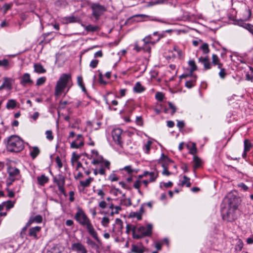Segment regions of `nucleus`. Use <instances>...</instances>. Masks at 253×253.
<instances>
[{
    "mask_svg": "<svg viewBox=\"0 0 253 253\" xmlns=\"http://www.w3.org/2000/svg\"><path fill=\"white\" fill-rule=\"evenodd\" d=\"M76 221L82 226L85 227L88 234L97 242H99L100 240L98 234L95 230L90 220L88 217L83 210L79 209L75 215Z\"/></svg>",
    "mask_w": 253,
    "mask_h": 253,
    "instance_id": "nucleus-1",
    "label": "nucleus"
},
{
    "mask_svg": "<svg viewBox=\"0 0 253 253\" xmlns=\"http://www.w3.org/2000/svg\"><path fill=\"white\" fill-rule=\"evenodd\" d=\"M237 200L236 197L231 194H228L225 198V200L228 202V206L227 210L222 209L221 211L224 220L232 221L235 219V212L238 207L236 202Z\"/></svg>",
    "mask_w": 253,
    "mask_h": 253,
    "instance_id": "nucleus-2",
    "label": "nucleus"
},
{
    "mask_svg": "<svg viewBox=\"0 0 253 253\" xmlns=\"http://www.w3.org/2000/svg\"><path fill=\"white\" fill-rule=\"evenodd\" d=\"M3 142L7 151L19 153L24 148V142L22 138L17 135H12L5 138Z\"/></svg>",
    "mask_w": 253,
    "mask_h": 253,
    "instance_id": "nucleus-3",
    "label": "nucleus"
},
{
    "mask_svg": "<svg viewBox=\"0 0 253 253\" xmlns=\"http://www.w3.org/2000/svg\"><path fill=\"white\" fill-rule=\"evenodd\" d=\"M71 81L72 79L70 74H62L57 81L55 86L54 95L56 96H60L63 93L65 88L70 84Z\"/></svg>",
    "mask_w": 253,
    "mask_h": 253,
    "instance_id": "nucleus-4",
    "label": "nucleus"
},
{
    "mask_svg": "<svg viewBox=\"0 0 253 253\" xmlns=\"http://www.w3.org/2000/svg\"><path fill=\"white\" fill-rule=\"evenodd\" d=\"M133 232V238L139 239L143 237L150 236L152 233V225L148 224L147 226H141L138 227L134 226L132 229Z\"/></svg>",
    "mask_w": 253,
    "mask_h": 253,
    "instance_id": "nucleus-5",
    "label": "nucleus"
},
{
    "mask_svg": "<svg viewBox=\"0 0 253 253\" xmlns=\"http://www.w3.org/2000/svg\"><path fill=\"white\" fill-rule=\"evenodd\" d=\"M92 159L91 164L93 165L98 164H103L104 167L108 169H110V163L109 161L104 160L103 157L99 155L98 151L96 150L91 151V154L89 158Z\"/></svg>",
    "mask_w": 253,
    "mask_h": 253,
    "instance_id": "nucleus-6",
    "label": "nucleus"
},
{
    "mask_svg": "<svg viewBox=\"0 0 253 253\" xmlns=\"http://www.w3.org/2000/svg\"><path fill=\"white\" fill-rule=\"evenodd\" d=\"M91 8L92 10V15L96 19L103 14L106 11V8L98 3H93L91 5Z\"/></svg>",
    "mask_w": 253,
    "mask_h": 253,
    "instance_id": "nucleus-7",
    "label": "nucleus"
},
{
    "mask_svg": "<svg viewBox=\"0 0 253 253\" xmlns=\"http://www.w3.org/2000/svg\"><path fill=\"white\" fill-rule=\"evenodd\" d=\"M53 182L56 184L58 186V190L60 192L66 196L64 185L65 183V178L62 174H59L57 176H55L53 178Z\"/></svg>",
    "mask_w": 253,
    "mask_h": 253,
    "instance_id": "nucleus-8",
    "label": "nucleus"
},
{
    "mask_svg": "<svg viewBox=\"0 0 253 253\" xmlns=\"http://www.w3.org/2000/svg\"><path fill=\"white\" fill-rule=\"evenodd\" d=\"M122 132L123 131L121 128H118L114 129L112 132V136L114 141L121 147H122L123 144L121 137Z\"/></svg>",
    "mask_w": 253,
    "mask_h": 253,
    "instance_id": "nucleus-9",
    "label": "nucleus"
},
{
    "mask_svg": "<svg viewBox=\"0 0 253 253\" xmlns=\"http://www.w3.org/2000/svg\"><path fill=\"white\" fill-rule=\"evenodd\" d=\"M71 249L76 253H87L86 249L81 242L72 244Z\"/></svg>",
    "mask_w": 253,
    "mask_h": 253,
    "instance_id": "nucleus-10",
    "label": "nucleus"
},
{
    "mask_svg": "<svg viewBox=\"0 0 253 253\" xmlns=\"http://www.w3.org/2000/svg\"><path fill=\"white\" fill-rule=\"evenodd\" d=\"M84 145V138L82 134H80L77 136L76 139L71 143L72 148L78 149Z\"/></svg>",
    "mask_w": 253,
    "mask_h": 253,
    "instance_id": "nucleus-11",
    "label": "nucleus"
},
{
    "mask_svg": "<svg viewBox=\"0 0 253 253\" xmlns=\"http://www.w3.org/2000/svg\"><path fill=\"white\" fill-rule=\"evenodd\" d=\"M20 84L22 86L30 85L33 84V80L31 79V76L29 73H25L21 78Z\"/></svg>",
    "mask_w": 253,
    "mask_h": 253,
    "instance_id": "nucleus-12",
    "label": "nucleus"
},
{
    "mask_svg": "<svg viewBox=\"0 0 253 253\" xmlns=\"http://www.w3.org/2000/svg\"><path fill=\"white\" fill-rule=\"evenodd\" d=\"M162 158H163V160L165 161V163H173V162L167 156H165L164 154H162L161 159ZM162 166L164 168L162 171V174L163 175H165L167 176H169V175H170L171 173L168 170L169 168L167 166H166L165 164H163Z\"/></svg>",
    "mask_w": 253,
    "mask_h": 253,
    "instance_id": "nucleus-13",
    "label": "nucleus"
},
{
    "mask_svg": "<svg viewBox=\"0 0 253 253\" xmlns=\"http://www.w3.org/2000/svg\"><path fill=\"white\" fill-rule=\"evenodd\" d=\"M198 61L203 64L205 70H209L211 68V64L208 56L205 57H200L199 58Z\"/></svg>",
    "mask_w": 253,
    "mask_h": 253,
    "instance_id": "nucleus-14",
    "label": "nucleus"
},
{
    "mask_svg": "<svg viewBox=\"0 0 253 253\" xmlns=\"http://www.w3.org/2000/svg\"><path fill=\"white\" fill-rule=\"evenodd\" d=\"M41 230V227L40 226H35L34 227L30 228L29 230V236L30 237H33L35 239H38V233L40 232Z\"/></svg>",
    "mask_w": 253,
    "mask_h": 253,
    "instance_id": "nucleus-15",
    "label": "nucleus"
},
{
    "mask_svg": "<svg viewBox=\"0 0 253 253\" xmlns=\"http://www.w3.org/2000/svg\"><path fill=\"white\" fill-rule=\"evenodd\" d=\"M42 221V217L41 215H37L36 216H31L27 222V226H30L34 223H40Z\"/></svg>",
    "mask_w": 253,
    "mask_h": 253,
    "instance_id": "nucleus-16",
    "label": "nucleus"
},
{
    "mask_svg": "<svg viewBox=\"0 0 253 253\" xmlns=\"http://www.w3.org/2000/svg\"><path fill=\"white\" fill-rule=\"evenodd\" d=\"M162 36L161 35H159L158 37L156 40H153L152 36L151 35H148L145 37L143 39V42L145 43H151L152 44H154L157 42H159L160 40L162 38Z\"/></svg>",
    "mask_w": 253,
    "mask_h": 253,
    "instance_id": "nucleus-17",
    "label": "nucleus"
},
{
    "mask_svg": "<svg viewBox=\"0 0 253 253\" xmlns=\"http://www.w3.org/2000/svg\"><path fill=\"white\" fill-rule=\"evenodd\" d=\"M189 65L190 66V74H183L180 76V78H185L189 76H191L192 75L193 72L196 71L197 69V67L195 64V62L194 60H190L188 62Z\"/></svg>",
    "mask_w": 253,
    "mask_h": 253,
    "instance_id": "nucleus-18",
    "label": "nucleus"
},
{
    "mask_svg": "<svg viewBox=\"0 0 253 253\" xmlns=\"http://www.w3.org/2000/svg\"><path fill=\"white\" fill-rule=\"evenodd\" d=\"M145 251V248L142 245H132L131 252L134 253H143Z\"/></svg>",
    "mask_w": 253,
    "mask_h": 253,
    "instance_id": "nucleus-19",
    "label": "nucleus"
},
{
    "mask_svg": "<svg viewBox=\"0 0 253 253\" xmlns=\"http://www.w3.org/2000/svg\"><path fill=\"white\" fill-rule=\"evenodd\" d=\"M40 150L38 147L34 146L30 148V155L33 159H35L40 154Z\"/></svg>",
    "mask_w": 253,
    "mask_h": 253,
    "instance_id": "nucleus-20",
    "label": "nucleus"
},
{
    "mask_svg": "<svg viewBox=\"0 0 253 253\" xmlns=\"http://www.w3.org/2000/svg\"><path fill=\"white\" fill-rule=\"evenodd\" d=\"M34 71L38 74H43L46 72V70L40 63H36L34 65Z\"/></svg>",
    "mask_w": 253,
    "mask_h": 253,
    "instance_id": "nucleus-21",
    "label": "nucleus"
},
{
    "mask_svg": "<svg viewBox=\"0 0 253 253\" xmlns=\"http://www.w3.org/2000/svg\"><path fill=\"white\" fill-rule=\"evenodd\" d=\"M145 89V88L142 86L141 84L139 82L135 83L133 88L134 92L136 93H141L144 91Z\"/></svg>",
    "mask_w": 253,
    "mask_h": 253,
    "instance_id": "nucleus-22",
    "label": "nucleus"
},
{
    "mask_svg": "<svg viewBox=\"0 0 253 253\" xmlns=\"http://www.w3.org/2000/svg\"><path fill=\"white\" fill-rule=\"evenodd\" d=\"M212 63L214 65H217L218 68H221L223 66V64L220 62L219 58L216 54L212 55Z\"/></svg>",
    "mask_w": 253,
    "mask_h": 253,
    "instance_id": "nucleus-23",
    "label": "nucleus"
},
{
    "mask_svg": "<svg viewBox=\"0 0 253 253\" xmlns=\"http://www.w3.org/2000/svg\"><path fill=\"white\" fill-rule=\"evenodd\" d=\"M9 175L12 176H18L20 173L19 169L14 167H10L8 169Z\"/></svg>",
    "mask_w": 253,
    "mask_h": 253,
    "instance_id": "nucleus-24",
    "label": "nucleus"
},
{
    "mask_svg": "<svg viewBox=\"0 0 253 253\" xmlns=\"http://www.w3.org/2000/svg\"><path fill=\"white\" fill-rule=\"evenodd\" d=\"M37 180L38 184L42 186L48 182V177L45 176V175L42 174L41 176H38L37 177Z\"/></svg>",
    "mask_w": 253,
    "mask_h": 253,
    "instance_id": "nucleus-25",
    "label": "nucleus"
},
{
    "mask_svg": "<svg viewBox=\"0 0 253 253\" xmlns=\"http://www.w3.org/2000/svg\"><path fill=\"white\" fill-rule=\"evenodd\" d=\"M3 84L4 86L8 89H11L12 88V80L11 78H9L7 77L3 78Z\"/></svg>",
    "mask_w": 253,
    "mask_h": 253,
    "instance_id": "nucleus-26",
    "label": "nucleus"
},
{
    "mask_svg": "<svg viewBox=\"0 0 253 253\" xmlns=\"http://www.w3.org/2000/svg\"><path fill=\"white\" fill-rule=\"evenodd\" d=\"M94 180V178L89 177L87 179L84 181H80V185L84 188L88 187L90 183Z\"/></svg>",
    "mask_w": 253,
    "mask_h": 253,
    "instance_id": "nucleus-27",
    "label": "nucleus"
},
{
    "mask_svg": "<svg viewBox=\"0 0 253 253\" xmlns=\"http://www.w3.org/2000/svg\"><path fill=\"white\" fill-rule=\"evenodd\" d=\"M193 162H194V169H197L199 168L202 165L201 160L197 156L194 155L193 156Z\"/></svg>",
    "mask_w": 253,
    "mask_h": 253,
    "instance_id": "nucleus-28",
    "label": "nucleus"
},
{
    "mask_svg": "<svg viewBox=\"0 0 253 253\" xmlns=\"http://www.w3.org/2000/svg\"><path fill=\"white\" fill-rule=\"evenodd\" d=\"M240 25L247 30L253 36V25L249 23H242Z\"/></svg>",
    "mask_w": 253,
    "mask_h": 253,
    "instance_id": "nucleus-29",
    "label": "nucleus"
},
{
    "mask_svg": "<svg viewBox=\"0 0 253 253\" xmlns=\"http://www.w3.org/2000/svg\"><path fill=\"white\" fill-rule=\"evenodd\" d=\"M181 185L182 186L186 185L187 187H189L191 186L190 178L185 175L183 176V180L181 182Z\"/></svg>",
    "mask_w": 253,
    "mask_h": 253,
    "instance_id": "nucleus-30",
    "label": "nucleus"
},
{
    "mask_svg": "<svg viewBox=\"0 0 253 253\" xmlns=\"http://www.w3.org/2000/svg\"><path fill=\"white\" fill-rule=\"evenodd\" d=\"M16 106V101L14 99H10L8 101L6 104V108L8 109H14Z\"/></svg>",
    "mask_w": 253,
    "mask_h": 253,
    "instance_id": "nucleus-31",
    "label": "nucleus"
},
{
    "mask_svg": "<svg viewBox=\"0 0 253 253\" xmlns=\"http://www.w3.org/2000/svg\"><path fill=\"white\" fill-rule=\"evenodd\" d=\"M244 151L248 152L251 149L252 147V144L250 142V140L248 139H245L244 142Z\"/></svg>",
    "mask_w": 253,
    "mask_h": 253,
    "instance_id": "nucleus-32",
    "label": "nucleus"
},
{
    "mask_svg": "<svg viewBox=\"0 0 253 253\" xmlns=\"http://www.w3.org/2000/svg\"><path fill=\"white\" fill-rule=\"evenodd\" d=\"M85 29L88 32H95L99 30V27L97 26L88 25L85 27Z\"/></svg>",
    "mask_w": 253,
    "mask_h": 253,
    "instance_id": "nucleus-33",
    "label": "nucleus"
},
{
    "mask_svg": "<svg viewBox=\"0 0 253 253\" xmlns=\"http://www.w3.org/2000/svg\"><path fill=\"white\" fill-rule=\"evenodd\" d=\"M152 142L150 140L147 141L143 146V150L145 153L148 154L149 153L150 150V147L152 144Z\"/></svg>",
    "mask_w": 253,
    "mask_h": 253,
    "instance_id": "nucleus-34",
    "label": "nucleus"
},
{
    "mask_svg": "<svg viewBox=\"0 0 253 253\" xmlns=\"http://www.w3.org/2000/svg\"><path fill=\"white\" fill-rule=\"evenodd\" d=\"M77 18L74 16H70L64 18L66 23H74L77 22Z\"/></svg>",
    "mask_w": 253,
    "mask_h": 253,
    "instance_id": "nucleus-35",
    "label": "nucleus"
},
{
    "mask_svg": "<svg viewBox=\"0 0 253 253\" xmlns=\"http://www.w3.org/2000/svg\"><path fill=\"white\" fill-rule=\"evenodd\" d=\"M203 50L204 54H208L210 52L209 45L207 43H203L200 47Z\"/></svg>",
    "mask_w": 253,
    "mask_h": 253,
    "instance_id": "nucleus-36",
    "label": "nucleus"
},
{
    "mask_svg": "<svg viewBox=\"0 0 253 253\" xmlns=\"http://www.w3.org/2000/svg\"><path fill=\"white\" fill-rule=\"evenodd\" d=\"M46 78L45 77H42L37 79L36 82V85L40 86L46 82Z\"/></svg>",
    "mask_w": 253,
    "mask_h": 253,
    "instance_id": "nucleus-37",
    "label": "nucleus"
},
{
    "mask_svg": "<svg viewBox=\"0 0 253 253\" xmlns=\"http://www.w3.org/2000/svg\"><path fill=\"white\" fill-rule=\"evenodd\" d=\"M110 222V219L108 217L104 216L102 218V220L101 221V225L105 227H107L108 226L109 223Z\"/></svg>",
    "mask_w": 253,
    "mask_h": 253,
    "instance_id": "nucleus-38",
    "label": "nucleus"
},
{
    "mask_svg": "<svg viewBox=\"0 0 253 253\" xmlns=\"http://www.w3.org/2000/svg\"><path fill=\"white\" fill-rule=\"evenodd\" d=\"M196 77H195L194 80L188 81L185 83V86L187 88H191L195 85Z\"/></svg>",
    "mask_w": 253,
    "mask_h": 253,
    "instance_id": "nucleus-39",
    "label": "nucleus"
},
{
    "mask_svg": "<svg viewBox=\"0 0 253 253\" xmlns=\"http://www.w3.org/2000/svg\"><path fill=\"white\" fill-rule=\"evenodd\" d=\"M129 216L131 217H136L139 220L142 219V215H141V212H131L130 213Z\"/></svg>",
    "mask_w": 253,
    "mask_h": 253,
    "instance_id": "nucleus-40",
    "label": "nucleus"
},
{
    "mask_svg": "<svg viewBox=\"0 0 253 253\" xmlns=\"http://www.w3.org/2000/svg\"><path fill=\"white\" fill-rule=\"evenodd\" d=\"M61 250L58 246L53 247L48 253H61Z\"/></svg>",
    "mask_w": 253,
    "mask_h": 253,
    "instance_id": "nucleus-41",
    "label": "nucleus"
},
{
    "mask_svg": "<svg viewBox=\"0 0 253 253\" xmlns=\"http://www.w3.org/2000/svg\"><path fill=\"white\" fill-rule=\"evenodd\" d=\"M5 202V204H4V205L7 210H9L11 208H13L15 204V202H12L9 200Z\"/></svg>",
    "mask_w": 253,
    "mask_h": 253,
    "instance_id": "nucleus-42",
    "label": "nucleus"
},
{
    "mask_svg": "<svg viewBox=\"0 0 253 253\" xmlns=\"http://www.w3.org/2000/svg\"><path fill=\"white\" fill-rule=\"evenodd\" d=\"M115 224L118 226V228L120 230H122L123 228V223L122 220L120 218L115 219Z\"/></svg>",
    "mask_w": 253,
    "mask_h": 253,
    "instance_id": "nucleus-43",
    "label": "nucleus"
},
{
    "mask_svg": "<svg viewBox=\"0 0 253 253\" xmlns=\"http://www.w3.org/2000/svg\"><path fill=\"white\" fill-rule=\"evenodd\" d=\"M121 204L126 206H130L131 205V200L129 198L124 199L121 200Z\"/></svg>",
    "mask_w": 253,
    "mask_h": 253,
    "instance_id": "nucleus-44",
    "label": "nucleus"
},
{
    "mask_svg": "<svg viewBox=\"0 0 253 253\" xmlns=\"http://www.w3.org/2000/svg\"><path fill=\"white\" fill-rule=\"evenodd\" d=\"M9 66V61L7 59L0 60V66L7 68Z\"/></svg>",
    "mask_w": 253,
    "mask_h": 253,
    "instance_id": "nucleus-45",
    "label": "nucleus"
},
{
    "mask_svg": "<svg viewBox=\"0 0 253 253\" xmlns=\"http://www.w3.org/2000/svg\"><path fill=\"white\" fill-rule=\"evenodd\" d=\"M46 138L51 141L53 139V136L52 134V131L51 130H48L45 131Z\"/></svg>",
    "mask_w": 253,
    "mask_h": 253,
    "instance_id": "nucleus-46",
    "label": "nucleus"
},
{
    "mask_svg": "<svg viewBox=\"0 0 253 253\" xmlns=\"http://www.w3.org/2000/svg\"><path fill=\"white\" fill-rule=\"evenodd\" d=\"M141 185V181H140L139 180H137L135 181L134 184H133V187L135 189H138V193L140 194H141V191L139 189Z\"/></svg>",
    "mask_w": 253,
    "mask_h": 253,
    "instance_id": "nucleus-47",
    "label": "nucleus"
},
{
    "mask_svg": "<svg viewBox=\"0 0 253 253\" xmlns=\"http://www.w3.org/2000/svg\"><path fill=\"white\" fill-rule=\"evenodd\" d=\"M106 169H107L106 168ZM98 170V173L100 175H106V170L105 167H104L103 164H100V168H99Z\"/></svg>",
    "mask_w": 253,
    "mask_h": 253,
    "instance_id": "nucleus-48",
    "label": "nucleus"
},
{
    "mask_svg": "<svg viewBox=\"0 0 253 253\" xmlns=\"http://www.w3.org/2000/svg\"><path fill=\"white\" fill-rule=\"evenodd\" d=\"M155 97L156 99L158 100V101H162L164 98V95L162 92H157L156 93Z\"/></svg>",
    "mask_w": 253,
    "mask_h": 253,
    "instance_id": "nucleus-49",
    "label": "nucleus"
},
{
    "mask_svg": "<svg viewBox=\"0 0 253 253\" xmlns=\"http://www.w3.org/2000/svg\"><path fill=\"white\" fill-rule=\"evenodd\" d=\"M98 63L99 61L98 60L93 59L91 60V62H90L89 66L90 68L94 69L97 66Z\"/></svg>",
    "mask_w": 253,
    "mask_h": 253,
    "instance_id": "nucleus-50",
    "label": "nucleus"
},
{
    "mask_svg": "<svg viewBox=\"0 0 253 253\" xmlns=\"http://www.w3.org/2000/svg\"><path fill=\"white\" fill-rule=\"evenodd\" d=\"M15 180V176H10L9 175L8 177L6 180V185L7 186H9L12 184V182H14Z\"/></svg>",
    "mask_w": 253,
    "mask_h": 253,
    "instance_id": "nucleus-51",
    "label": "nucleus"
},
{
    "mask_svg": "<svg viewBox=\"0 0 253 253\" xmlns=\"http://www.w3.org/2000/svg\"><path fill=\"white\" fill-rule=\"evenodd\" d=\"M97 195L100 197L101 199H103L104 198V196L105 195V193L103 191V190L101 189H99L96 190V191Z\"/></svg>",
    "mask_w": 253,
    "mask_h": 253,
    "instance_id": "nucleus-52",
    "label": "nucleus"
},
{
    "mask_svg": "<svg viewBox=\"0 0 253 253\" xmlns=\"http://www.w3.org/2000/svg\"><path fill=\"white\" fill-rule=\"evenodd\" d=\"M220 69V72H219V76L221 79H224L226 75V71L224 68H223L222 67L221 68H219Z\"/></svg>",
    "mask_w": 253,
    "mask_h": 253,
    "instance_id": "nucleus-53",
    "label": "nucleus"
},
{
    "mask_svg": "<svg viewBox=\"0 0 253 253\" xmlns=\"http://www.w3.org/2000/svg\"><path fill=\"white\" fill-rule=\"evenodd\" d=\"M86 243L88 245H90L92 248H95L97 246V245L96 243L93 241L91 239H90L89 237H87L86 238Z\"/></svg>",
    "mask_w": 253,
    "mask_h": 253,
    "instance_id": "nucleus-54",
    "label": "nucleus"
},
{
    "mask_svg": "<svg viewBox=\"0 0 253 253\" xmlns=\"http://www.w3.org/2000/svg\"><path fill=\"white\" fill-rule=\"evenodd\" d=\"M149 175L150 176L149 181L150 182L155 181L157 177V174H155L154 172H150Z\"/></svg>",
    "mask_w": 253,
    "mask_h": 253,
    "instance_id": "nucleus-55",
    "label": "nucleus"
},
{
    "mask_svg": "<svg viewBox=\"0 0 253 253\" xmlns=\"http://www.w3.org/2000/svg\"><path fill=\"white\" fill-rule=\"evenodd\" d=\"M122 169L126 170L128 174H131L134 171V169H132L131 166H126Z\"/></svg>",
    "mask_w": 253,
    "mask_h": 253,
    "instance_id": "nucleus-56",
    "label": "nucleus"
},
{
    "mask_svg": "<svg viewBox=\"0 0 253 253\" xmlns=\"http://www.w3.org/2000/svg\"><path fill=\"white\" fill-rule=\"evenodd\" d=\"M168 104L169 108H170L172 110L171 114L173 115L176 111V107L172 104V103L170 102H169Z\"/></svg>",
    "mask_w": 253,
    "mask_h": 253,
    "instance_id": "nucleus-57",
    "label": "nucleus"
},
{
    "mask_svg": "<svg viewBox=\"0 0 253 253\" xmlns=\"http://www.w3.org/2000/svg\"><path fill=\"white\" fill-rule=\"evenodd\" d=\"M173 50L177 53L178 56L179 57H181L183 56V53L182 50L180 49L178 46H174L173 47Z\"/></svg>",
    "mask_w": 253,
    "mask_h": 253,
    "instance_id": "nucleus-58",
    "label": "nucleus"
},
{
    "mask_svg": "<svg viewBox=\"0 0 253 253\" xmlns=\"http://www.w3.org/2000/svg\"><path fill=\"white\" fill-rule=\"evenodd\" d=\"M149 44L150 43H144V45L142 47L143 49L145 51H147V52H148L149 53H150V51H151V47L149 46Z\"/></svg>",
    "mask_w": 253,
    "mask_h": 253,
    "instance_id": "nucleus-59",
    "label": "nucleus"
},
{
    "mask_svg": "<svg viewBox=\"0 0 253 253\" xmlns=\"http://www.w3.org/2000/svg\"><path fill=\"white\" fill-rule=\"evenodd\" d=\"M109 179L111 181H117L119 178L114 173L111 174L109 176Z\"/></svg>",
    "mask_w": 253,
    "mask_h": 253,
    "instance_id": "nucleus-60",
    "label": "nucleus"
},
{
    "mask_svg": "<svg viewBox=\"0 0 253 253\" xmlns=\"http://www.w3.org/2000/svg\"><path fill=\"white\" fill-rule=\"evenodd\" d=\"M55 162L56 163V164L58 166V167L60 169L62 167L63 165L61 162V160L59 157H56L55 158Z\"/></svg>",
    "mask_w": 253,
    "mask_h": 253,
    "instance_id": "nucleus-61",
    "label": "nucleus"
},
{
    "mask_svg": "<svg viewBox=\"0 0 253 253\" xmlns=\"http://www.w3.org/2000/svg\"><path fill=\"white\" fill-rule=\"evenodd\" d=\"M127 89L125 88L121 89L120 90V95L117 97L118 98H121L126 95Z\"/></svg>",
    "mask_w": 253,
    "mask_h": 253,
    "instance_id": "nucleus-62",
    "label": "nucleus"
},
{
    "mask_svg": "<svg viewBox=\"0 0 253 253\" xmlns=\"http://www.w3.org/2000/svg\"><path fill=\"white\" fill-rule=\"evenodd\" d=\"M107 205V203L105 201L102 200L99 203L98 206L101 209H104L106 208Z\"/></svg>",
    "mask_w": 253,
    "mask_h": 253,
    "instance_id": "nucleus-63",
    "label": "nucleus"
},
{
    "mask_svg": "<svg viewBox=\"0 0 253 253\" xmlns=\"http://www.w3.org/2000/svg\"><path fill=\"white\" fill-rule=\"evenodd\" d=\"M80 156L76 154L75 153H73L72 154V162H78L79 159H80Z\"/></svg>",
    "mask_w": 253,
    "mask_h": 253,
    "instance_id": "nucleus-64",
    "label": "nucleus"
}]
</instances>
